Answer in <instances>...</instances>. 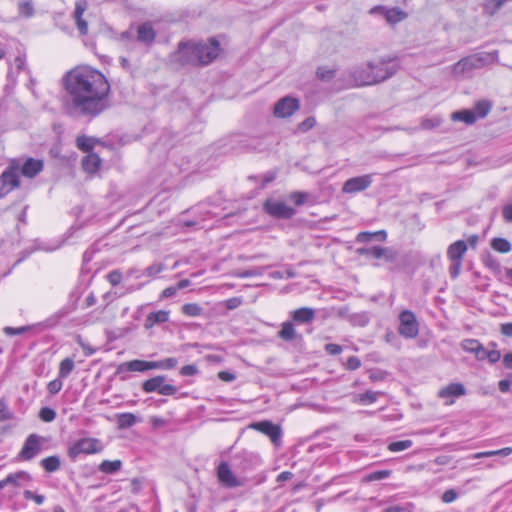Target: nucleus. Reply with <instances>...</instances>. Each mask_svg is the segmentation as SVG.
Returning <instances> with one entry per match:
<instances>
[{
	"mask_svg": "<svg viewBox=\"0 0 512 512\" xmlns=\"http://www.w3.org/2000/svg\"><path fill=\"white\" fill-rule=\"evenodd\" d=\"M63 84L65 107L71 114L92 119L109 107L110 84L99 70L75 67L64 75Z\"/></svg>",
	"mask_w": 512,
	"mask_h": 512,
	"instance_id": "nucleus-1",
	"label": "nucleus"
},
{
	"mask_svg": "<svg viewBox=\"0 0 512 512\" xmlns=\"http://www.w3.org/2000/svg\"><path fill=\"white\" fill-rule=\"evenodd\" d=\"M220 52V43L211 39L208 43H180L177 51L178 60L182 64L207 65Z\"/></svg>",
	"mask_w": 512,
	"mask_h": 512,
	"instance_id": "nucleus-2",
	"label": "nucleus"
},
{
	"mask_svg": "<svg viewBox=\"0 0 512 512\" xmlns=\"http://www.w3.org/2000/svg\"><path fill=\"white\" fill-rule=\"evenodd\" d=\"M497 57V52L493 53H477L462 58L452 67V73L454 76H463L475 69H480L486 64L493 62Z\"/></svg>",
	"mask_w": 512,
	"mask_h": 512,
	"instance_id": "nucleus-3",
	"label": "nucleus"
},
{
	"mask_svg": "<svg viewBox=\"0 0 512 512\" xmlns=\"http://www.w3.org/2000/svg\"><path fill=\"white\" fill-rule=\"evenodd\" d=\"M400 66L396 59L381 58L377 61L370 62L371 77L366 78L364 83H381L397 73Z\"/></svg>",
	"mask_w": 512,
	"mask_h": 512,
	"instance_id": "nucleus-4",
	"label": "nucleus"
},
{
	"mask_svg": "<svg viewBox=\"0 0 512 512\" xmlns=\"http://www.w3.org/2000/svg\"><path fill=\"white\" fill-rule=\"evenodd\" d=\"M20 160L12 159L8 167L0 175V198L10 193L20 185Z\"/></svg>",
	"mask_w": 512,
	"mask_h": 512,
	"instance_id": "nucleus-5",
	"label": "nucleus"
},
{
	"mask_svg": "<svg viewBox=\"0 0 512 512\" xmlns=\"http://www.w3.org/2000/svg\"><path fill=\"white\" fill-rule=\"evenodd\" d=\"M103 446L99 439L81 438L75 441L68 449V456L71 460H76L80 454H95L101 452Z\"/></svg>",
	"mask_w": 512,
	"mask_h": 512,
	"instance_id": "nucleus-6",
	"label": "nucleus"
},
{
	"mask_svg": "<svg viewBox=\"0 0 512 512\" xmlns=\"http://www.w3.org/2000/svg\"><path fill=\"white\" fill-rule=\"evenodd\" d=\"M398 332L401 336L407 339L417 337L419 333V323L415 314L410 310H404L399 315Z\"/></svg>",
	"mask_w": 512,
	"mask_h": 512,
	"instance_id": "nucleus-7",
	"label": "nucleus"
},
{
	"mask_svg": "<svg viewBox=\"0 0 512 512\" xmlns=\"http://www.w3.org/2000/svg\"><path fill=\"white\" fill-rule=\"evenodd\" d=\"M46 439L38 434H30L18 454V459L29 461L36 457L42 450V445Z\"/></svg>",
	"mask_w": 512,
	"mask_h": 512,
	"instance_id": "nucleus-8",
	"label": "nucleus"
},
{
	"mask_svg": "<svg viewBox=\"0 0 512 512\" xmlns=\"http://www.w3.org/2000/svg\"><path fill=\"white\" fill-rule=\"evenodd\" d=\"M356 253L361 256L373 259H383L387 263H392L397 259V252L390 247H362L357 248Z\"/></svg>",
	"mask_w": 512,
	"mask_h": 512,
	"instance_id": "nucleus-9",
	"label": "nucleus"
},
{
	"mask_svg": "<svg viewBox=\"0 0 512 512\" xmlns=\"http://www.w3.org/2000/svg\"><path fill=\"white\" fill-rule=\"evenodd\" d=\"M155 365L154 361H146V360H140L135 359L127 362L121 363L116 370V374L122 375L121 380H126L127 377L123 374L127 372H146L149 370H154Z\"/></svg>",
	"mask_w": 512,
	"mask_h": 512,
	"instance_id": "nucleus-10",
	"label": "nucleus"
},
{
	"mask_svg": "<svg viewBox=\"0 0 512 512\" xmlns=\"http://www.w3.org/2000/svg\"><path fill=\"white\" fill-rule=\"evenodd\" d=\"M254 430H257L267 435L271 442L277 447L281 443L282 431L279 425L272 423L271 421L265 420L260 422H254L250 425Z\"/></svg>",
	"mask_w": 512,
	"mask_h": 512,
	"instance_id": "nucleus-11",
	"label": "nucleus"
},
{
	"mask_svg": "<svg viewBox=\"0 0 512 512\" xmlns=\"http://www.w3.org/2000/svg\"><path fill=\"white\" fill-rule=\"evenodd\" d=\"M217 477L221 485L226 488H236L243 485V481L235 476L227 462L219 464Z\"/></svg>",
	"mask_w": 512,
	"mask_h": 512,
	"instance_id": "nucleus-12",
	"label": "nucleus"
},
{
	"mask_svg": "<svg viewBox=\"0 0 512 512\" xmlns=\"http://www.w3.org/2000/svg\"><path fill=\"white\" fill-rule=\"evenodd\" d=\"M372 181L371 174L353 177L344 182L342 191L349 194L362 192L372 184Z\"/></svg>",
	"mask_w": 512,
	"mask_h": 512,
	"instance_id": "nucleus-13",
	"label": "nucleus"
},
{
	"mask_svg": "<svg viewBox=\"0 0 512 512\" xmlns=\"http://www.w3.org/2000/svg\"><path fill=\"white\" fill-rule=\"evenodd\" d=\"M263 210L274 218H288V206L282 200L268 198L263 204Z\"/></svg>",
	"mask_w": 512,
	"mask_h": 512,
	"instance_id": "nucleus-14",
	"label": "nucleus"
},
{
	"mask_svg": "<svg viewBox=\"0 0 512 512\" xmlns=\"http://www.w3.org/2000/svg\"><path fill=\"white\" fill-rule=\"evenodd\" d=\"M465 394L466 389L461 383H450L438 392V396L442 399H446V404L450 405L454 403L455 398L464 396Z\"/></svg>",
	"mask_w": 512,
	"mask_h": 512,
	"instance_id": "nucleus-15",
	"label": "nucleus"
},
{
	"mask_svg": "<svg viewBox=\"0 0 512 512\" xmlns=\"http://www.w3.org/2000/svg\"><path fill=\"white\" fill-rule=\"evenodd\" d=\"M44 168V162L40 159L27 158L26 161L21 164L20 170L21 174L27 178H34L37 176Z\"/></svg>",
	"mask_w": 512,
	"mask_h": 512,
	"instance_id": "nucleus-16",
	"label": "nucleus"
},
{
	"mask_svg": "<svg viewBox=\"0 0 512 512\" xmlns=\"http://www.w3.org/2000/svg\"><path fill=\"white\" fill-rule=\"evenodd\" d=\"M88 3L86 0H78L75 4L74 19L76 22L77 29L81 35L88 33V24L83 19V14L87 9Z\"/></svg>",
	"mask_w": 512,
	"mask_h": 512,
	"instance_id": "nucleus-17",
	"label": "nucleus"
},
{
	"mask_svg": "<svg viewBox=\"0 0 512 512\" xmlns=\"http://www.w3.org/2000/svg\"><path fill=\"white\" fill-rule=\"evenodd\" d=\"M372 73L370 71V62L366 65L357 66L353 68L350 72V77L353 80L354 84L358 87L374 85L373 83H364L362 81H366V78L371 77Z\"/></svg>",
	"mask_w": 512,
	"mask_h": 512,
	"instance_id": "nucleus-18",
	"label": "nucleus"
},
{
	"mask_svg": "<svg viewBox=\"0 0 512 512\" xmlns=\"http://www.w3.org/2000/svg\"><path fill=\"white\" fill-rule=\"evenodd\" d=\"M468 250V245L464 240H458L450 244L447 249V257L450 261H463V257Z\"/></svg>",
	"mask_w": 512,
	"mask_h": 512,
	"instance_id": "nucleus-19",
	"label": "nucleus"
},
{
	"mask_svg": "<svg viewBox=\"0 0 512 512\" xmlns=\"http://www.w3.org/2000/svg\"><path fill=\"white\" fill-rule=\"evenodd\" d=\"M156 38V32L149 22L141 24L137 29V40L141 43L150 45Z\"/></svg>",
	"mask_w": 512,
	"mask_h": 512,
	"instance_id": "nucleus-20",
	"label": "nucleus"
},
{
	"mask_svg": "<svg viewBox=\"0 0 512 512\" xmlns=\"http://www.w3.org/2000/svg\"><path fill=\"white\" fill-rule=\"evenodd\" d=\"M315 318V310L309 307L296 309L292 314V319L297 324L311 323Z\"/></svg>",
	"mask_w": 512,
	"mask_h": 512,
	"instance_id": "nucleus-21",
	"label": "nucleus"
},
{
	"mask_svg": "<svg viewBox=\"0 0 512 512\" xmlns=\"http://www.w3.org/2000/svg\"><path fill=\"white\" fill-rule=\"evenodd\" d=\"M101 159L95 153H88L81 162L82 168L88 173H95L100 167Z\"/></svg>",
	"mask_w": 512,
	"mask_h": 512,
	"instance_id": "nucleus-22",
	"label": "nucleus"
},
{
	"mask_svg": "<svg viewBox=\"0 0 512 512\" xmlns=\"http://www.w3.org/2000/svg\"><path fill=\"white\" fill-rule=\"evenodd\" d=\"M166 381V376L157 375L142 383V390L146 393L158 392L161 385Z\"/></svg>",
	"mask_w": 512,
	"mask_h": 512,
	"instance_id": "nucleus-23",
	"label": "nucleus"
},
{
	"mask_svg": "<svg viewBox=\"0 0 512 512\" xmlns=\"http://www.w3.org/2000/svg\"><path fill=\"white\" fill-rule=\"evenodd\" d=\"M377 9L383 10L386 20L392 24H395V23H398V22L404 20L407 16L406 13L404 11L400 10L399 8L385 9L384 7H376L372 11L377 10Z\"/></svg>",
	"mask_w": 512,
	"mask_h": 512,
	"instance_id": "nucleus-24",
	"label": "nucleus"
},
{
	"mask_svg": "<svg viewBox=\"0 0 512 512\" xmlns=\"http://www.w3.org/2000/svg\"><path fill=\"white\" fill-rule=\"evenodd\" d=\"M451 119L453 121H462L467 125H472L477 121V116H475V112L471 109H463L451 114Z\"/></svg>",
	"mask_w": 512,
	"mask_h": 512,
	"instance_id": "nucleus-25",
	"label": "nucleus"
},
{
	"mask_svg": "<svg viewBox=\"0 0 512 512\" xmlns=\"http://www.w3.org/2000/svg\"><path fill=\"white\" fill-rule=\"evenodd\" d=\"M169 319V313L164 310H159L157 312H152L148 314L145 320V327L151 328L155 324H161L167 322Z\"/></svg>",
	"mask_w": 512,
	"mask_h": 512,
	"instance_id": "nucleus-26",
	"label": "nucleus"
},
{
	"mask_svg": "<svg viewBox=\"0 0 512 512\" xmlns=\"http://www.w3.org/2000/svg\"><path fill=\"white\" fill-rule=\"evenodd\" d=\"M116 417L119 429L130 428L137 422V417L133 413H120Z\"/></svg>",
	"mask_w": 512,
	"mask_h": 512,
	"instance_id": "nucleus-27",
	"label": "nucleus"
},
{
	"mask_svg": "<svg viewBox=\"0 0 512 512\" xmlns=\"http://www.w3.org/2000/svg\"><path fill=\"white\" fill-rule=\"evenodd\" d=\"M492 108V103L488 100H480L477 101L471 109L473 112H475V116H477V119L485 118L488 113L490 112Z\"/></svg>",
	"mask_w": 512,
	"mask_h": 512,
	"instance_id": "nucleus-28",
	"label": "nucleus"
},
{
	"mask_svg": "<svg viewBox=\"0 0 512 512\" xmlns=\"http://www.w3.org/2000/svg\"><path fill=\"white\" fill-rule=\"evenodd\" d=\"M40 464L46 472L52 473L60 468L61 460L59 456L53 455L42 459Z\"/></svg>",
	"mask_w": 512,
	"mask_h": 512,
	"instance_id": "nucleus-29",
	"label": "nucleus"
},
{
	"mask_svg": "<svg viewBox=\"0 0 512 512\" xmlns=\"http://www.w3.org/2000/svg\"><path fill=\"white\" fill-rule=\"evenodd\" d=\"M31 480H32L31 475L26 471H19L16 473H11V474L7 475V477H6V482H8V484H12L15 486H20L21 482H23V481L29 482Z\"/></svg>",
	"mask_w": 512,
	"mask_h": 512,
	"instance_id": "nucleus-30",
	"label": "nucleus"
},
{
	"mask_svg": "<svg viewBox=\"0 0 512 512\" xmlns=\"http://www.w3.org/2000/svg\"><path fill=\"white\" fill-rule=\"evenodd\" d=\"M122 467L120 460H104L99 465V470L105 474H114L118 472Z\"/></svg>",
	"mask_w": 512,
	"mask_h": 512,
	"instance_id": "nucleus-31",
	"label": "nucleus"
},
{
	"mask_svg": "<svg viewBox=\"0 0 512 512\" xmlns=\"http://www.w3.org/2000/svg\"><path fill=\"white\" fill-rule=\"evenodd\" d=\"M14 63L16 65V72L13 71V67L10 65L9 69H8V73H7V78L12 82L15 81L16 76L19 74V72L25 68V64H26L25 56L18 55L15 58Z\"/></svg>",
	"mask_w": 512,
	"mask_h": 512,
	"instance_id": "nucleus-32",
	"label": "nucleus"
},
{
	"mask_svg": "<svg viewBox=\"0 0 512 512\" xmlns=\"http://www.w3.org/2000/svg\"><path fill=\"white\" fill-rule=\"evenodd\" d=\"M491 247L500 253H509L512 249L511 243L505 238H493L491 241Z\"/></svg>",
	"mask_w": 512,
	"mask_h": 512,
	"instance_id": "nucleus-33",
	"label": "nucleus"
},
{
	"mask_svg": "<svg viewBox=\"0 0 512 512\" xmlns=\"http://www.w3.org/2000/svg\"><path fill=\"white\" fill-rule=\"evenodd\" d=\"M273 114L278 118L288 116V95L282 97L274 106Z\"/></svg>",
	"mask_w": 512,
	"mask_h": 512,
	"instance_id": "nucleus-34",
	"label": "nucleus"
},
{
	"mask_svg": "<svg viewBox=\"0 0 512 512\" xmlns=\"http://www.w3.org/2000/svg\"><path fill=\"white\" fill-rule=\"evenodd\" d=\"M76 146L79 150L90 153L94 147V139L85 135L79 136L76 139Z\"/></svg>",
	"mask_w": 512,
	"mask_h": 512,
	"instance_id": "nucleus-35",
	"label": "nucleus"
},
{
	"mask_svg": "<svg viewBox=\"0 0 512 512\" xmlns=\"http://www.w3.org/2000/svg\"><path fill=\"white\" fill-rule=\"evenodd\" d=\"M503 5V1L501 0H486L483 3V9L486 14L493 16Z\"/></svg>",
	"mask_w": 512,
	"mask_h": 512,
	"instance_id": "nucleus-36",
	"label": "nucleus"
},
{
	"mask_svg": "<svg viewBox=\"0 0 512 512\" xmlns=\"http://www.w3.org/2000/svg\"><path fill=\"white\" fill-rule=\"evenodd\" d=\"M74 369V361L71 358H65L59 365V378H66Z\"/></svg>",
	"mask_w": 512,
	"mask_h": 512,
	"instance_id": "nucleus-37",
	"label": "nucleus"
},
{
	"mask_svg": "<svg viewBox=\"0 0 512 512\" xmlns=\"http://www.w3.org/2000/svg\"><path fill=\"white\" fill-rule=\"evenodd\" d=\"M316 124V119L313 116L307 117L304 121L299 123L293 130V134L305 133L311 130Z\"/></svg>",
	"mask_w": 512,
	"mask_h": 512,
	"instance_id": "nucleus-38",
	"label": "nucleus"
},
{
	"mask_svg": "<svg viewBox=\"0 0 512 512\" xmlns=\"http://www.w3.org/2000/svg\"><path fill=\"white\" fill-rule=\"evenodd\" d=\"M19 14L30 18L34 15V6L31 0H23L18 3Z\"/></svg>",
	"mask_w": 512,
	"mask_h": 512,
	"instance_id": "nucleus-39",
	"label": "nucleus"
},
{
	"mask_svg": "<svg viewBox=\"0 0 512 512\" xmlns=\"http://www.w3.org/2000/svg\"><path fill=\"white\" fill-rule=\"evenodd\" d=\"M202 307L196 303H187L182 306V312L190 317H197L202 314Z\"/></svg>",
	"mask_w": 512,
	"mask_h": 512,
	"instance_id": "nucleus-40",
	"label": "nucleus"
},
{
	"mask_svg": "<svg viewBox=\"0 0 512 512\" xmlns=\"http://www.w3.org/2000/svg\"><path fill=\"white\" fill-rule=\"evenodd\" d=\"M412 445L411 440H401L389 443L387 448L391 452H400L410 448Z\"/></svg>",
	"mask_w": 512,
	"mask_h": 512,
	"instance_id": "nucleus-41",
	"label": "nucleus"
},
{
	"mask_svg": "<svg viewBox=\"0 0 512 512\" xmlns=\"http://www.w3.org/2000/svg\"><path fill=\"white\" fill-rule=\"evenodd\" d=\"M336 70L328 67H319L317 69V77L323 81H329L335 77Z\"/></svg>",
	"mask_w": 512,
	"mask_h": 512,
	"instance_id": "nucleus-42",
	"label": "nucleus"
},
{
	"mask_svg": "<svg viewBox=\"0 0 512 512\" xmlns=\"http://www.w3.org/2000/svg\"><path fill=\"white\" fill-rule=\"evenodd\" d=\"M379 393L374 391H367L357 396V401L361 404L374 403L378 398Z\"/></svg>",
	"mask_w": 512,
	"mask_h": 512,
	"instance_id": "nucleus-43",
	"label": "nucleus"
},
{
	"mask_svg": "<svg viewBox=\"0 0 512 512\" xmlns=\"http://www.w3.org/2000/svg\"><path fill=\"white\" fill-rule=\"evenodd\" d=\"M14 418L13 412L8 408L4 399H0V422L11 420Z\"/></svg>",
	"mask_w": 512,
	"mask_h": 512,
	"instance_id": "nucleus-44",
	"label": "nucleus"
},
{
	"mask_svg": "<svg viewBox=\"0 0 512 512\" xmlns=\"http://www.w3.org/2000/svg\"><path fill=\"white\" fill-rule=\"evenodd\" d=\"M176 358H166L160 361H154L155 369H173L177 365Z\"/></svg>",
	"mask_w": 512,
	"mask_h": 512,
	"instance_id": "nucleus-45",
	"label": "nucleus"
},
{
	"mask_svg": "<svg viewBox=\"0 0 512 512\" xmlns=\"http://www.w3.org/2000/svg\"><path fill=\"white\" fill-rule=\"evenodd\" d=\"M391 475V470H379L369 473L366 477V481H378L382 479H386Z\"/></svg>",
	"mask_w": 512,
	"mask_h": 512,
	"instance_id": "nucleus-46",
	"label": "nucleus"
},
{
	"mask_svg": "<svg viewBox=\"0 0 512 512\" xmlns=\"http://www.w3.org/2000/svg\"><path fill=\"white\" fill-rule=\"evenodd\" d=\"M39 417L44 422H52L56 418V412L50 407H43L39 411Z\"/></svg>",
	"mask_w": 512,
	"mask_h": 512,
	"instance_id": "nucleus-47",
	"label": "nucleus"
},
{
	"mask_svg": "<svg viewBox=\"0 0 512 512\" xmlns=\"http://www.w3.org/2000/svg\"><path fill=\"white\" fill-rule=\"evenodd\" d=\"M165 268V265L163 263H154L150 266H148L143 274L147 277H154L156 276L157 274H159L160 272H162Z\"/></svg>",
	"mask_w": 512,
	"mask_h": 512,
	"instance_id": "nucleus-48",
	"label": "nucleus"
},
{
	"mask_svg": "<svg viewBox=\"0 0 512 512\" xmlns=\"http://www.w3.org/2000/svg\"><path fill=\"white\" fill-rule=\"evenodd\" d=\"M442 120L438 117L434 118H424L421 121V128L424 130H430L438 127L441 124Z\"/></svg>",
	"mask_w": 512,
	"mask_h": 512,
	"instance_id": "nucleus-49",
	"label": "nucleus"
},
{
	"mask_svg": "<svg viewBox=\"0 0 512 512\" xmlns=\"http://www.w3.org/2000/svg\"><path fill=\"white\" fill-rule=\"evenodd\" d=\"M23 497L26 500H33L37 505H41L45 501L44 495L36 494V493H34V492L30 491V490H25L23 492Z\"/></svg>",
	"mask_w": 512,
	"mask_h": 512,
	"instance_id": "nucleus-50",
	"label": "nucleus"
},
{
	"mask_svg": "<svg viewBox=\"0 0 512 512\" xmlns=\"http://www.w3.org/2000/svg\"><path fill=\"white\" fill-rule=\"evenodd\" d=\"M480 344L478 340L466 339L462 342V348L467 352L475 353Z\"/></svg>",
	"mask_w": 512,
	"mask_h": 512,
	"instance_id": "nucleus-51",
	"label": "nucleus"
},
{
	"mask_svg": "<svg viewBox=\"0 0 512 512\" xmlns=\"http://www.w3.org/2000/svg\"><path fill=\"white\" fill-rule=\"evenodd\" d=\"M61 379L62 378L58 377L57 379H54L48 383L47 389L50 394L55 395L60 392V390L62 389V386H63Z\"/></svg>",
	"mask_w": 512,
	"mask_h": 512,
	"instance_id": "nucleus-52",
	"label": "nucleus"
},
{
	"mask_svg": "<svg viewBox=\"0 0 512 512\" xmlns=\"http://www.w3.org/2000/svg\"><path fill=\"white\" fill-rule=\"evenodd\" d=\"M178 392V388L172 384H166L165 382L161 385L159 394L163 396H173Z\"/></svg>",
	"mask_w": 512,
	"mask_h": 512,
	"instance_id": "nucleus-53",
	"label": "nucleus"
},
{
	"mask_svg": "<svg viewBox=\"0 0 512 512\" xmlns=\"http://www.w3.org/2000/svg\"><path fill=\"white\" fill-rule=\"evenodd\" d=\"M350 320L355 325L365 326L369 322V317L366 313H359L352 315Z\"/></svg>",
	"mask_w": 512,
	"mask_h": 512,
	"instance_id": "nucleus-54",
	"label": "nucleus"
},
{
	"mask_svg": "<svg viewBox=\"0 0 512 512\" xmlns=\"http://www.w3.org/2000/svg\"><path fill=\"white\" fill-rule=\"evenodd\" d=\"M309 194L304 192H294L290 194V200H293L297 206H300L306 202Z\"/></svg>",
	"mask_w": 512,
	"mask_h": 512,
	"instance_id": "nucleus-55",
	"label": "nucleus"
},
{
	"mask_svg": "<svg viewBox=\"0 0 512 512\" xmlns=\"http://www.w3.org/2000/svg\"><path fill=\"white\" fill-rule=\"evenodd\" d=\"M107 279L112 286H117L122 280V273L119 270H113L108 273Z\"/></svg>",
	"mask_w": 512,
	"mask_h": 512,
	"instance_id": "nucleus-56",
	"label": "nucleus"
},
{
	"mask_svg": "<svg viewBox=\"0 0 512 512\" xmlns=\"http://www.w3.org/2000/svg\"><path fill=\"white\" fill-rule=\"evenodd\" d=\"M29 329H30L29 326H22V327H18V328L7 326L4 328L3 331L6 335L14 336V335L23 334V333L27 332Z\"/></svg>",
	"mask_w": 512,
	"mask_h": 512,
	"instance_id": "nucleus-57",
	"label": "nucleus"
},
{
	"mask_svg": "<svg viewBox=\"0 0 512 512\" xmlns=\"http://www.w3.org/2000/svg\"><path fill=\"white\" fill-rule=\"evenodd\" d=\"M462 268L461 261H451V265L449 267V274L452 279H456L460 274Z\"/></svg>",
	"mask_w": 512,
	"mask_h": 512,
	"instance_id": "nucleus-58",
	"label": "nucleus"
},
{
	"mask_svg": "<svg viewBox=\"0 0 512 512\" xmlns=\"http://www.w3.org/2000/svg\"><path fill=\"white\" fill-rule=\"evenodd\" d=\"M242 304V299L240 297H232L225 301V307L228 310H234L238 308Z\"/></svg>",
	"mask_w": 512,
	"mask_h": 512,
	"instance_id": "nucleus-59",
	"label": "nucleus"
},
{
	"mask_svg": "<svg viewBox=\"0 0 512 512\" xmlns=\"http://www.w3.org/2000/svg\"><path fill=\"white\" fill-rule=\"evenodd\" d=\"M198 373V367L196 365H185L181 368L180 374L182 376H194Z\"/></svg>",
	"mask_w": 512,
	"mask_h": 512,
	"instance_id": "nucleus-60",
	"label": "nucleus"
},
{
	"mask_svg": "<svg viewBox=\"0 0 512 512\" xmlns=\"http://www.w3.org/2000/svg\"><path fill=\"white\" fill-rule=\"evenodd\" d=\"M458 497V493L454 489L446 490L442 495V501L445 503H451L456 500Z\"/></svg>",
	"mask_w": 512,
	"mask_h": 512,
	"instance_id": "nucleus-61",
	"label": "nucleus"
},
{
	"mask_svg": "<svg viewBox=\"0 0 512 512\" xmlns=\"http://www.w3.org/2000/svg\"><path fill=\"white\" fill-rule=\"evenodd\" d=\"M342 350V347L335 343H328L325 345V351L330 355H338Z\"/></svg>",
	"mask_w": 512,
	"mask_h": 512,
	"instance_id": "nucleus-62",
	"label": "nucleus"
},
{
	"mask_svg": "<svg viewBox=\"0 0 512 512\" xmlns=\"http://www.w3.org/2000/svg\"><path fill=\"white\" fill-rule=\"evenodd\" d=\"M346 366L350 370H356L361 366V361L356 356H351L348 358Z\"/></svg>",
	"mask_w": 512,
	"mask_h": 512,
	"instance_id": "nucleus-63",
	"label": "nucleus"
},
{
	"mask_svg": "<svg viewBox=\"0 0 512 512\" xmlns=\"http://www.w3.org/2000/svg\"><path fill=\"white\" fill-rule=\"evenodd\" d=\"M502 215L507 223H512V203L503 207Z\"/></svg>",
	"mask_w": 512,
	"mask_h": 512,
	"instance_id": "nucleus-64",
	"label": "nucleus"
}]
</instances>
